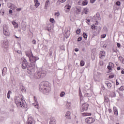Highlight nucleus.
Wrapping results in <instances>:
<instances>
[{"label": "nucleus", "mask_w": 124, "mask_h": 124, "mask_svg": "<svg viewBox=\"0 0 124 124\" xmlns=\"http://www.w3.org/2000/svg\"><path fill=\"white\" fill-rule=\"evenodd\" d=\"M39 60L37 57H35L31 51V57H30L29 61L30 62V65L28 67V73L29 74H32V72H34L35 70V62L36 61Z\"/></svg>", "instance_id": "nucleus-1"}, {"label": "nucleus", "mask_w": 124, "mask_h": 124, "mask_svg": "<svg viewBox=\"0 0 124 124\" xmlns=\"http://www.w3.org/2000/svg\"><path fill=\"white\" fill-rule=\"evenodd\" d=\"M51 88L52 86L49 83V82L44 81L40 84L39 91L43 92L45 94H47L51 92Z\"/></svg>", "instance_id": "nucleus-2"}, {"label": "nucleus", "mask_w": 124, "mask_h": 124, "mask_svg": "<svg viewBox=\"0 0 124 124\" xmlns=\"http://www.w3.org/2000/svg\"><path fill=\"white\" fill-rule=\"evenodd\" d=\"M21 101L22 102V103L20 101V98L19 97L15 99V102L16 105L18 107H21L22 108H24V107H25V104L23 102V98H21Z\"/></svg>", "instance_id": "nucleus-3"}, {"label": "nucleus", "mask_w": 124, "mask_h": 124, "mask_svg": "<svg viewBox=\"0 0 124 124\" xmlns=\"http://www.w3.org/2000/svg\"><path fill=\"white\" fill-rule=\"evenodd\" d=\"M29 66H31V64H29L28 65V61H27V60L24 59L22 62V66H21L22 68H23V69H26V68H27V72H28V68Z\"/></svg>", "instance_id": "nucleus-4"}, {"label": "nucleus", "mask_w": 124, "mask_h": 124, "mask_svg": "<svg viewBox=\"0 0 124 124\" xmlns=\"http://www.w3.org/2000/svg\"><path fill=\"white\" fill-rule=\"evenodd\" d=\"M46 76V74L44 73H42V72H40L39 73H37L35 74L34 77L36 79H39L40 78H43V77H45Z\"/></svg>", "instance_id": "nucleus-5"}, {"label": "nucleus", "mask_w": 124, "mask_h": 124, "mask_svg": "<svg viewBox=\"0 0 124 124\" xmlns=\"http://www.w3.org/2000/svg\"><path fill=\"white\" fill-rule=\"evenodd\" d=\"M89 108V104L84 103L80 106V111L81 112H84L87 111Z\"/></svg>", "instance_id": "nucleus-6"}, {"label": "nucleus", "mask_w": 124, "mask_h": 124, "mask_svg": "<svg viewBox=\"0 0 124 124\" xmlns=\"http://www.w3.org/2000/svg\"><path fill=\"white\" fill-rule=\"evenodd\" d=\"M95 121V119H94L93 117H87L86 119H85V123L88 124H93V123H94Z\"/></svg>", "instance_id": "nucleus-7"}, {"label": "nucleus", "mask_w": 124, "mask_h": 124, "mask_svg": "<svg viewBox=\"0 0 124 124\" xmlns=\"http://www.w3.org/2000/svg\"><path fill=\"white\" fill-rule=\"evenodd\" d=\"M1 45L3 48H5V49L8 48V41L6 39H5L1 44Z\"/></svg>", "instance_id": "nucleus-8"}, {"label": "nucleus", "mask_w": 124, "mask_h": 124, "mask_svg": "<svg viewBox=\"0 0 124 124\" xmlns=\"http://www.w3.org/2000/svg\"><path fill=\"white\" fill-rule=\"evenodd\" d=\"M3 33L5 36H9L10 33H9V31L7 29V27H4L3 28Z\"/></svg>", "instance_id": "nucleus-9"}, {"label": "nucleus", "mask_w": 124, "mask_h": 124, "mask_svg": "<svg viewBox=\"0 0 124 124\" xmlns=\"http://www.w3.org/2000/svg\"><path fill=\"white\" fill-rule=\"evenodd\" d=\"M114 63L111 62H109L108 63V69L109 71H112L113 70L112 69L114 68Z\"/></svg>", "instance_id": "nucleus-10"}, {"label": "nucleus", "mask_w": 124, "mask_h": 124, "mask_svg": "<svg viewBox=\"0 0 124 124\" xmlns=\"http://www.w3.org/2000/svg\"><path fill=\"white\" fill-rule=\"evenodd\" d=\"M106 53L104 51H101L99 53V58L100 59H104L105 58V56Z\"/></svg>", "instance_id": "nucleus-11"}, {"label": "nucleus", "mask_w": 124, "mask_h": 124, "mask_svg": "<svg viewBox=\"0 0 124 124\" xmlns=\"http://www.w3.org/2000/svg\"><path fill=\"white\" fill-rule=\"evenodd\" d=\"M8 6L9 8L13 9V10H14V9H16V8H17V7L15 6V5L13 4L12 3H8Z\"/></svg>", "instance_id": "nucleus-12"}, {"label": "nucleus", "mask_w": 124, "mask_h": 124, "mask_svg": "<svg viewBox=\"0 0 124 124\" xmlns=\"http://www.w3.org/2000/svg\"><path fill=\"white\" fill-rule=\"evenodd\" d=\"M71 113L70 111H68L65 114V117L66 119H67L68 120H71Z\"/></svg>", "instance_id": "nucleus-13"}, {"label": "nucleus", "mask_w": 124, "mask_h": 124, "mask_svg": "<svg viewBox=\"0 0 124 124\" xmlns=\"http://www.w3.org/2000/svg\"><path fill=\"white\" fill-rule=\"evenodd\" d=\"M34 3L35 8H38V6L40 5V3L38 1V0H34Z\"/></svg>", "instance_id": "nucleus-14"}, {"label": "nucleus", "mask_w": 124, "mask_h": 124, "mask_svg": "<svg viewBox=\"0 0 124 124\" xmlns=\"http://www.w3.org/2000/svg\"><path fill=\"white\" fill-rule=\"evenodd\" d=\"M105 84L107 85L108 89H111V88L112 87V84H111V83H110V82L108 81H106L105 82Z\"/></svg>", "instance_id": "nucleus-15"}, {"label": "nucleus", "mask_w": 124, "mask_h": 124, "mask_svg": "<svg viewBox=\"0 0 124 124\" xmlns=\"http://www.w3.org/2000/svg\"><path fill=\"white\" fill-rule=\"evenodd\" d=\"M113 112L115 116H117L119 115V113L118 112V110L117 109V108L116 107H113Z\"/></svg>", "instance_id": "nucleus-16"}, {"label": "nucleus", "mask_w": 124, "mask_h": 124, "mask_svg": "<svg viewBox=\"0 0 124 124\" xmlns=\"http://www.w3.org/2000/svg\"><path fill=\"white\" fill-rule=\"evenodd\" d=\"M12 25H13L14 28H16L17 29L19 27V25L18 24V23H16V22L15 21H12Z\"/></svg>", "instance_id": "nucleus-17"}, {"label": "nucleus", "mask_w": 124, "mask_h": 124, "mask_svg": "<svg viewBox=\"0 0 124 124\" xmlns=\"http://www.w3.org/2000/svg\"><path fill=\"white\" fill-rule=\"evenodd\" d=\"M49 124H56V120L52 118L50 120Z\"/></svg>", "instance_id": "nucleus-18"}, {"label": "nucleus", "mask_w": 124, "mask_h": 124, "mask_svg": "<svg viewBox=\"0 0 124 124\" xmlns=\"http://www.w3.org/2000/svg\"><path fill=\"white\" fill-rule=\"evenodd\" d=\"M50 4V0H47L46 1L45 5V8L46 9H47V7H48V6Z\"/></svg>", "instance_id": "nucleus-19"}, {"label": "nucleus", "mask_w": 124, "mask_h": 124, "mask_svg": "<svg viewBox=\"0 0 124 124\" xmlns=\"http://www.w3.org/2000/svg\"><path fill=\"white\" fill-rule=\"evenodd\" d=\"M32 121H33V119L32 118H28V120L27 121V124H32Z\"/></svg>", "instance_id": "nucleus-20"}, {"label": "nucleus", "mask_w": 124, "mask_h": 124, "mask_svg": "<svg viewBox=\"0 0 124 124\" xmlns=\"http://www.w3.org/2000/svg\"><path fill=\"white\" fill-rule=\"evenodd\" d=\"M76 14H80L81 13V9L79 8H76Z\"/></svg>", "instance_id": "nucleus-21"}, {"label": "nucleus", "mask_w": 124, "mask_h": 124, "mask_svg": "<svg viewBox=\"0 0 124 124\" xmlns=\"http://www.w3.org/2000/svg\"><path fill=\"white\" fill-rule=\"evenodd\" d=\"M82 116H92V113H82Z\"/></svg>", "instance_id": "nucleus-22"}, {"label": "nucleus", "mask_w": 124, "mask_h": 124, "mask_svg": "<svg viewBox=\"0 0 124 124\" xmlns=\"http://www.w3.org/2000/svg\"><path fill=\"white\" fill-rule=\"evenodd\" d=\"M71 106V103H67L66 104V108H67V109H69V108H70Z\"/></svg>", "instance_id": "nucleus-23"}, {"label": "nucleus", "mask_w": 124, "mask_h": 124, "mask_svg": "<svg viewBox=\"0 0 124 124\" xmlns=\"http://www.w3.org/2000/svg\"><path fill=\"white\" fill-rule=\"evenodd\" d=\"M65 35L66 36V38H68L69 36H70V32H66L65 33Z\"/></svg>", "instance_id": "nucleus-24"}, {"label": "nucleus", "mask_w": 124, "mask_h": 124, "mask_svg": "<svg viewBox=\"0 0 124 124\" xmlns=\"http://www.w3.org/2000/svg\"><path fill=\"white\" fill-rule=\"evenodd\" d=\"M104 102H106L107 103H108L109 102V98L107 97L106 96H105V97H104Z\"/></svg>", "instance_id": "nucleus-25"}, {"label": "nucleus", "mask_w": 124, "mask_h": 124, "mask_svg": "<svg viewBox=\"0 0 124 124\" xmlns=\"http://www.w3.org/2000/svg\"><path fill=\"white\" fill-rule=\"evenodd\" d=\"M88 4V0H85L82 1V5L85 6V5H87Z\"/></svg>", "instance_id": "nucleus-26"}, {"label": "nucleus", "mask_w": 124, "mask_h": 124, "mask_svg": "<svg viewBox=\"0 0 124 124\" xmlns=\"http://www.w3.org/2000/svg\"><path fill=\"white\" fill-rule=\"evenodd\" d=\"M65 8L66 9H68V10H70V9L71 8V6L69 5H66L65 6Z\"/></svg>", "instance_id": "nucleus-27"}, {"label": "nucleus", "mask_w": 124, "mask_h": 124, "mask_svg": "<svg viewBox=\"0 0 124 124\" xmlns=\"http://www.w3.org/2000/svg\"><path fill=\"white\" fill-rule=\"evenodd\" d=\"M84 12L85 14H88V12H89V9H88V8H84Z\"/></svg>", "instance_id": "nucleus-28"}, {"label": "nucleus", "mask_w": 124, "mask_h": 124, "mask_svg": "<svg viewBox=\"0 0 124 124\" xmlns=\"http://www.w3.org/2000/svg\"><path fill=\"white\" fill-rule=\"evenodd\" d=\"M80 66H84V65H85V62L83 60L81 61L80 62Z\"/></svg>", "instance_id": "nucleus-29"}, {"label": "nucleus", "mask_w": 124, "mask_h": 124, "mask_svg": "<svg viewBox=\"0 0 124 124\" xmlns=\"http://www.w3.org/2000/svg\"><path fill=\"white\" fill-rule=\"evenodd\" d=\"M80 32H81L80 29H78V30L76 31V33H77V34H80Z\"/></svg>", "instance_id": "nucleus-30"}, {"label": "nucleus", "mask_w": 124, "mask_h": 124, "mask_svg": "<svg viewBox=\"0 0 124 124\" xmlns=\"http://www.w3.org/2000/svg\"><path fill=\"white\" fill-rule=\"evenodd\" d=\"M82 35H83L84 38H85V39H87L88 38V35L85 32H84L83 33Z\"/></svg>", "instance_id": "nucleus-31"}, {"label": "nucleus", "mask_w": 124, "mask_h": 124, "mask_svg": "<svg viewBox=\"0 0 124 124\" xmlns=\"http://www.w3.org/2000/svg\"><path fill=\"white\" fill-rule=\"evenodd\" d=\"M66 1V0H58V2L59 4H61V3H62L63 2H65Z\"/></svg>", "instance_id": "nucleus-32"}, {"label": "nucleus", "mask_w": 124, "mask_h": 124, "mask_svg": "<svg viewBox=\"0 0 124 124\" xmlns=\"http://www.w3.org/2000/svg\"><path fill=\"white\" fill-rule=\"evenodd\" d=\"M11 93V91H9L7 95V98H10V94Z\"/></svg>", "instance_id": "nucleus-33"}, {"label": "nucleus", "mask_w": 124, "mask_h": 124, "mask_svg": "<svg viewBox=\"0 0 124 124\" xmlns=\"http://www.w3.org/2000/svg\"><path fill=\"white\" fill-rule=\"evenodd\" d=\"M64 94H65V93H64V92H62L60 93L61 97H63L64 96Z\"/></svg>", "instance_id": "nucleus-34"}, {"label": "nucleus", "mask_w": 124, "mask_h": 124, "mask_svg": "<svg viewBox=\"0 0 124 124\" xmlns=\"http://www.w3.org/2000/svg\"><path fill=\"white\" fill-rule=\"evenodd\" d=\"M30 9H31V10H35V7H34V6L33 5H31L30 6Z\"/></svg>", "instance_id": "nucleus-35"}, {"label": "nucleus", "mask_w": 124, "mask_h": 124, "mask_svg": "<svg viewBox=\"0 0 124 124\" xmlns=\"http://www.w3.org/2000/svg\"><path fill=\"white\" fill-rule=\"evenodd\" d=\"M27 57H28L30 59L31 57V53L30 54L29 53H26Z\"/></svg>", "instance_id": "nucleus-36"}, {"label": "nucleus", "mask_w": 124, "mask_h": 124, "mask_svg": "<svg viewBox=\"0 0 124 124\" xmlns=\"http://www.w3.org/2000/svg\"><path fill=\"white\" fill-rule=\"evenodd\" d=\"M49 22L52 23H55V19H54V18H50L49 20Z\"/></svg>", "instance_id": "nucleus-37"}, {"label": "nucleus", "mask_w": 124, "mask_h": 124, "mask_svg": "<svg viewBox=\"0 0 124 124\" xmlns=\"http://www.w3.org/2000/svg\"><path fill=\"white\" fill-rule=\"evenodd\" d=\"M119 91H124V86H121L120 88H119Z\"/></svg>", "instance_id": "nucleus-38"}, {"label": "nucleus", "mask_w": 124, "mask_h": 124, "mask_svg": "<svg viewBox=\"0 0 124 124\" xmlns=\"http://www.w3.org/2000/svg\"><path fill=\"white\" fill-rule=\"evenodd\" d=\"M116 5H118V6H120V5H121V2H120L119 1H117L116 2Z\"/></svg>", "instance_id": "nucleus-39"}, {"label": "nucleus", "mask_w": 124, "mask_h": 124, "mask_svg": "<svg viewBox=\"0 0 124 124\" xmlns=\"http://www.w3.org/2000/svg\"><path fill=\"white\" fill-rule=\"evenodd\" d=\"M105 37H106V34H105L101 35V38H105Z\"/></svg>", "instance_id": "nucleus-40"}, {"label": "nucleus", "mask_w": 124, "mask_h": 124, "mask_svg": "<svg viewBox=\"0 0 124 124\" xmlns=\"http://www.w3.org/2000/svg\"><path fill=\"white\" fill-rule=\"evenodd\" d=\"M35 108H36L37 109H39V105H38V104H37L36 105H34Z\"/></svg>", "instance_id": "nucleus-41"}, {"label": "nucleus", "mask_w": 124, "mask_h": 124, "mask_svg": "<svg viewBox=\"0 0 124 124\" xmlns=\"http://www.w3.org/2000/svg\"><path fill=\"white\" fill-rule=\"evenodd\" d=\"M120 62H122V63H123V64H124V58L120 59Z\"/></svg>", "instance_id": "nucleus-42"}, {"label": "nucleus", "mask_w": 124, "mask_h": 124, "mask_svg": "<svg viewBox=\"0 0 124 124\" xmlns=\"http://www.w3.org/2000/svg\"><path fill=\"white\" fill-rule=\"evenodd\" d=\"M60 15V13L57 12V13H55V16H57V17H58V16Z\"/></svg>", "instance_id": "nucleus-43"}, {"label": "nucleus", "mask_w": 124, "mask_h": 124, "mask_svg": "<svg viewBox=\"0 0 124 124\" xmlns=\"http://www.w3.org/2000/svg\"><path fill=\"white\" fill-rule=\"evenodd\" d=\"M114 77H115V76L114 75L109 76V79H112V78H114Z\"/></svg>", "instance_id": "nucleus-44"}, {"label": "nucleus", "mask_w": 124, "mask_h": 124, "mask_svg": "<svg viewBox=\"0 0 124 124\" xmlns=\"http://www.w3.org/2000/svg\"><path fill=\"white\" fill-rule=\"evenodd\" d=\"M116 86H118V85H120V83H119V81H118V79H116Z\"/></svg>", "instance_id": "nucleus-45"}, {"label": "nucleus", "mask_w": 124, "mask_h": 124, "mask_svg": "<svg viewBox=\"0 0 124 124\" xmlns=\"http://www.w3.org/2000/svg\"><path fill=\"white\" fill-rule=\"evenodd\" d=\"M117 45L118 48H121V44L117 43Z\"/></svg>", "instance_id": "nucleus-46"}, {"label": "nucleus", "mask_w": 124, "mask_h": 124, "mask_svg": "<svg viewBox=\"0 0 124 124\" xmlns=\"http://www.w3.org/2000/svg\"><path fill=\"white\" fill-rule=\"evenodd\" d=\"M33 44H36V41H35V40H33L32 41Z\"/></svg>", "instance_id": "nucleus-47"}, {"label": "nucleus", "mask_w": 124, "mask_h": 124, "mask_svg": "<svg viewBox=\"0 0 124 124\" xmlns=\"http://www.w3.org/2000/svg\"><path fill=\"white\" fill-rule=\"evenodd\" d=\"M21 10H22L21 8H18L16 9V11H21Z\"/></svg>", "instance_id": "nucleus-48"}, {"label": "nucleus", "mask_w": 124, "mask_h": 124, "mask_svg": "<svg viewBox=\"0 0 124 124\" xmlns=\"http://www.w3.org/2000/svg\"><path fill=\"white\" fill-rule=\"evenodd\" d=\"M81 40H82V37H80L78 38V41H81Z\"/></svg>", "instance_id": "nucleus-49"}, {"label": "nucleus", "mask_w": 124, "mask_h": 124, "mask_svg": "<svg viewBox=\"0 0 124 124\" xmlns=\"http://www.w3.org/2000/svg\"><path fill=\"white\" fill-rule=\"evenodd\" d=\"M86 20H87L86 23H87V24H89V23H90V22H91V20H90V19H86Z\"/></svg>", "instance_id": "nucleus-50"}, {"label": "nucleus", "mask_w": 124, "mask_h": 124, "mask_svg": "<svg viewBox=\"0 0 124 124\" xmlns=\"http://www.w3.org/2000/svg\"><path fill=\"white\" fill-rule=\"evenodd\" d=\"M96 0H90V2L91 3H93V2H94V1H95Z\"/></svg>", "instance_id": "nucleus-51"}, {"label": "nucleus", "mask_w": 124, "mask_h": 124, "mask_svg": "<svg viewBox=\"0 0 124 124\" xmlns=\"http://www.w3.org/2000/svg\"><path fill=\"white\" fill-rule=\"evenodd\" d=\"M9 14H11V13H12V10H9Z\"/></svg>", "instance_id": "nucleus-52"}, {"label": "nucleus", "mask_w": 124, "mask_h": 124, "mask_svg": "<svg viewBox=\"0 0 124 124\" xmlns=\"http://www.w3.org/2000/svg\"><path fill=\"white\" fill-rule=\"evenodd\" d=\"M75 52H78V51H79V49L76 48L75 49Z\"/></svg>", "instance_id": "nucleus-53"}, {"label": "nucleus", "mask_w": 124, "mask_h": 124, "mask_svg": "<svg viewBox=\"0 0 124 124\" xmlns=\"http://www.w3.org/2000/svg\"><path fill=\"white\" fill-rule=\"evenodd\" d=\"M95 27V26H94V25H92V30H93V29H94Z\"/></svg>", "instance_id": "nucleus-54"}, {"label": "nucleus", "mask_w": 124, "mask_h": 124, "mask_svg": "<svg viewBox=\"0 0 124 124\" xmlns=\"http://www.w3.org/2000/svg\"><path fill=\"white\" fill-rule=\"evenodd\" d=\"M121 74H124V69H123L122 70V71H121Z\"/></svg>", "instance_id": "nucleus-55"}, {"label": "nucleus", "mask_w": 124, "mask_h": 124, "mask_svg": "<svg viewBox=\"0 0 124 124\" xmlns=\"http://www.w3.org/2000/svg\"><path fill=\"white\" fill-rule=\"evenodd\" d=\"M34 100L35 101H36L37 100V99H36V97L35 96H34Z\"/></svg>", "instance_id": "nucleus-56"}, {"label": "nucleus", "mask_w": 124, "mask_h": 124, "mask_svg": "<svg viewBox=\"0 0 124 124\" xmlns=\"http://www.w3.org/2000/svg\"><path fill=\"white\" fill-rule=\"evenodd\" d=\"M117 69V70H121V67H118Z\"/></svg>", "instance_id": "nucleus-57"}, {"label": "nucleus", "mask_w": 124, "mask_h": 124, "mask_svg": "<svg viewBox=\"0 0 124 124\" xmlns=\"http://www.w3.org/2000/svg\"><path fill=\"white\" fill-rule=\"evenodd\" d=\"M22 92H24L25 91V88H23L21 90Z\"/></svg>", "instance_id": "nucleus-58"}, {"label": "nucleus", "mask_w": 124, "mask_h": 124, "mask_svg": "<svg viewBox=\"0 0 124 124\" xmlns=\"http://www.w3.org/2000/svg\"><path fill=\"white\" fill-rule=\"evenodd\" d=\"M109 113H111V112H112V109H109Z\"/></svg>", "instance_id": "nucleus-59"}, {"label": "nucleus", "mask_w": 124, "mask_h": 124, "mask_svg": "<svg viewBox=\"0 0 124 124\" xmlns=\"http://www.w3.org/2000/svg\"><path fill=\"white\" fill-rule=\"evenodd\" d=\"M5 69H6V67H4L3 69V71H2V73H3V70H4Z\"/></svg>", "instance_id": "nucleus-60"}, {"label": "nucleus", "mask_w": 124, "mask_h": 124, "mask_svg": "<svg viewBox=\"0 0 124 124\" xmlns=\"http://www.w3.org/2000/svg\"><path fill=\"white\" fill-rule=\"evenodd\" d=\"M20 52H21V51H20V50L17 51V53H20Z\"/></svg>", "instance_id": "nucleus-61"}, {"label": "nucleus", "mask_w": 124, "mask_h": 124, "mask_svg": "<svg viewBox=\"0 0 124 124\" xmlns=\"http://www.w3.org/2000/svg\"><path fill=\"white\" fill-rule=\"evenodd\" d=\"M102 89H103V90H105V87H102Z\"/></svg>", "instance_id": "nucleus-62"}, {"label": "nucleus", "mask_w": 124, "mask_h": 124, "mask_svg": "<svg viewBox=\"0 0 124 124\" xmlns=\"http://www.w3.org/2000/svg\"><path fill=\"white\" fill-rule=\"evenodd\" d=\"M16 38H19V37H17L16 36H15Z\"/></svg>", "instance_id": "nucleus-63"}, {"label": "nucleus", "mask_w": 124, "mask_h": 124, "mask_svg": "<svg viewBox=\"0 0 124 124\" xmlns=\"http://www.w3.org/2000/svg\"><path fill=\"white\" fill-rule=\"evenodd\" d=\"M49 55H50V56H51V55H52V53H50Z\"/></svg>", "instance_id": "nucleus-64"}]
</instances>
